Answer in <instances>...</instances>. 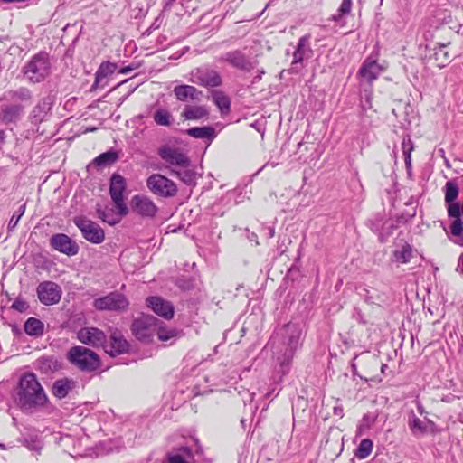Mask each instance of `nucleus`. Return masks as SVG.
<instances>
[{"label": "nucleus", "instance_id": "1", "mask_svg": "<svg viewBox=\"0 0 463 463\" xmlns=\"http://www.w3.org/2000/svg\"><path fill=\"white\" fill-rule=\"evenodd\" d=\"M302 345V328L298 323L289 322L278 328L266 347L271 351L273 379L281 382L288 374L296 352Z\"/></svg>", "mask_w": 463, "mask_h": 463}, {"label": "nucleus", "instance_id": "2", "mask_svg": "<svg viewBox=\"0 0 463 463\" xmlns=\"http://www.w3.org/2000/svg\"><path fill=\"white\" fill-rule=\"evenodd\" d=\"M17 395L18 404L25 411L43 407L48 402L43 388L33 373L24 374L21 378Z\"/></svg>", "mask_w": 463, "mask_h": 463}, {"label": "nucleus", "instance_id": "3", "mask_svg": "<svg viewBox=\"0 0 463 463\" xmlns=\"http://www.w3.org/2000/svg\"><path fill=\"white\" fill-rule=\"evenodd\" d=\"M69 362L82 372H94L100 366L99 355L92 350L81 346H72L67 353Z\"/></svg>", "mask_w": 463, "mask_h": 463}, {"label": "nucleus", "instance_id": "4", "mask_svg": "<svg viewBox=\"0 0 463 463\" xmlns=\"http://www.w3.org/2000/svg\"><path fill=\"white\" fill-rule=\"evenodd\" d=\"M50 73V61L48 54L40 52L34 55L25 65L24 74L32 83L43 81Z\"/></svg>", "mask_w": 463, "mask_h": 463}, {"label": "nucleus", "instance_id": "5", "mask_svg": "<svg viewBox=\"0 0 463 463\" xmlns=\"http://www.w3.org/2000/svg\"><path fill=\"white\" fill-rule=\"evenodd\" d=\"M128 305L127 297L118 291L110 292L93 301V307L99 311L123 312L128 309Z\"/></svg>", "mask_w": 463, "mask_h": 463}, {"label": "nucleus", "instance_id": "6", "mask_svg": "<svg viewBox=\"0 0 463 463\" xmlns=\"http://www.w3.org/2000/svg\"><path fill=\"white\" fill-rule=\"evenodd\" d=\"M189 81L205 88H213L222 84V78L217 71L203 66L191 71Z\"/></svg>", "mask_w": 463, "mask_h": 463}, {"label": "nucleus", "instance_id": "7", "mask_svg": "<svg viewBox=\"0 0 463 463\" xmlns=\"http://www.w3.org/2000/svg\"><path fill=\"white\" fill-rule=\"evenodd\" d=\"M147 188L162 197H173L177 193L176 184L161 174H153L146 180Z\"/></svg>", "mask_w": 463, "mask_h": 463}, {"label": "nucleus", "instance_id": "8", "mask_svg": "<svg viewBox=\"0 0 463 463\" xmlns=\"http://www.w3.org/2000/svg\"><path fill=\"white\" fill-rule=\"evenodd\" d=\"M74 223L81 232L83 238L88 241L94 244H99L104 241V231L98 223L85 217H76L74 219Z\"/></svg>", "mask_w": 463, "mask_h": 463}, {"label": "nucleus", "instance_id": "9", "mask_svg": "<svg viewBox=\"0 0 463 463\" xmlns=\"http://www.w3.org/2000/svg\"><path fill=\"white\" fill-rule=\"evenodd\" d=\"M37 297L40 302L45 306H52L59 303L61 298V288L52 281H43L37 288Z\"/></svg>", "mask_w": 463, "mask_h": 463}, {"label": "nucleus", "instance_id": "10", "mask_svg": "<svg viewBox=\"0 0 463 463\" xmlns=\"http://www.w3.org/2000/svg\"><path fill=\"white\" fill-rule=\"evenodd\" d=\"M157 154L163 161L171 165L185 166L190 164L189 158L180 148L169 144L161 146Z\"/></svg>", "mask_w": 463, "mask_h": 463}, {"label": "nucleus", "instance_id": "11", "mask_svg": "<svg viewBox=\"0 0 463 463\" xmlns=\"http://www.w3.org/2000/svg\"><path fill=\"white\" fill-rule=\"evenodd\" d=\"M126 190V181L124 177L119 175H113L110 179L109 193L115 206L120 211V213L127 215L128 209L124 203L123 194Z\"/></svg>", "mask_w": 463, "mask_h": 463}, {"label": "nucleus", "instance_id": "12", "mask_svg": "<svg viewBox=\"0 0 463 463\" xmlns=\"http://www.w3.org/2000/svg\"><path fill=\"white\" fill-rule=\"evenodd\" d=\"M80 342L94 348L104 347L107 342L106 334L97 327H83L77 333Z\"/></svg>", "mask_w": 463, "mask_h": 463}, {"label": "nucleus", "instance_id": "13", "mask_svg": "<svg viewBox=\"0 0 463 463\" xmlns=\"http://www.w3.org/2000/svg\"><path fill=\"white\" fill-rule=\"evenodd\" d=\"M383 71V67L377 62L375 58L369 56L363 62L358 71L361 84L365 82L371 86Z\"/></svg>", "mask_w": 463, "mask_h": 463}, {"label": "nucleus", "instance_id": "14", "mask_svg": "<svg viewBox=\"0 0 463 463\" xmlns=\"http://www.w3.org/2000/svg\"><path fill=\"white\" fill-rule=\"evenodd\" d=\"M51 247L67 256H74L79 251L78 244L64 233H57L50 239Z\"/></svg>", "mask_w": 463, "mask_h": 463}, {"label": "nucleus", "instance_id": "15", "mask_svg": "<svg viewBox=\"0 0 463 463\" xmlns=\"http://www.w3.org/2000/svg\"><path fill=\"white\" fill-rule=\"evenodd\" d=\"M133 212L142 217H154L157 213V207L148 196L144 194L134 195L131 199Z\"/></svg>", "mask_w": 463, "mask_h": 463}, {"label": "nucleus", "instance_id": "16", "mask_svg": "<svg viewBox=\"0 0 463 463\" xmlns=\"http://www.w3.org/2000/svg\"><path fill=\"white\" fill-rule=\"evenodd\" d=\"M157 319L150 315H142L134 320L131 329L137 338L145 340L149 337L153 332V327L156 326Z\"/></svg>", "mask_w": 463, "mask_h": 463}, {"label": "nucleus", "instance_id": "17", "mask_svg": "<svg viewBox=\"0 0 463 463\" xmlns=\"http://www.w3.org/2000/svg\"><path fill=\"white\" fill-rule=\"evenodd\" d=\"M221 62H227L232 67L242 70L250 71L251 69V62L247 56L240 50L227 52L218 58Z\"/></svg>", "mask_w": 463, "mask_h": 463}, {"label": "nucleus", "instance_id": "18", "mask_svg": "<svg viewBox=\"0 0 463 463\" xmlns=\"http://www.w3.org/2000/svg\"><path fill=\"white\" fill-rule=\"evenodd\" d=\"M110 356H116L126 353L128 350V343L118 331H114L110 335V343H105L102 347Z\"/></svg>", "mask_w": 463, "mask_h": 463}, {"label": "nucleus", "instance_id": "19", "mask_svg": "<svg viewBox=\"0 0 463 463\" xmlns=\"http://www.w3.org/2000/svg\"><path fill=\"white\" fill-rule=\"evenodd\" d=\"M147 306L158 316L170 319L174 315V307L169 301L160 297H149L146 299Z\"/></svg>", "mask_w": 463, "mask_h": 463}, {"label": "nucleus", "instance_id": "20", "mask_svg": "<svg viewBox=\"0 0 463 463\" xmlns=\"http://www.w3.org/2000/svg\"><path fill=\"white\" fill-rule=\"evenodd\" d=\"M413 257L412 247L408 242H396L391 255V261L397 265L407 264Z\"/></svg>", "mask_w": 463, "mask_h": 463}, {"label": "nucleus", "instance_id": "21", "mask_svg": "<svg viewBox=\"0 0 463 463\" xmlns=\"http://www.w3.org/2000/svg\"><path fill=\"white\" fill-rule=\"evenodd\" d=\"M309 41V34H306L298 40L297 49L293 53V66H298V64H301L305 59L311 57L313 52L310 47Z\"/></svg>", "mask_w": 463, "mask_h": 463}, {"label": "nucleus", "instance_id": "22", "mask_svg": "<svg viewBox=\"0 0 463 463\" xmlns=\"http://www.w3.org/2000/svg\"><path fill=\"white\" fill-rule=\"evenodd\" d=\"M429 425L432 426L434 423L431 420L427 422L421 420L413 412L409 416L408 426L412 435L420 438L428 432Z\"/></svg>", "mask_w": 463, "mask_h": 463}, {"label": "nucleus", "instance_id": "23", "mask_svg": "<svg viewBox=\"0 0 463 463\" xmlns=\"http://www.w3.org/2000/svg\"><path fill=\"white\" fill-rule=\"evenodd\" d=\"M174 94L180 101H185L187 99L197 100L202 96V91L191 85H178L174 88Z\"/></svg>", "mask_w": 463, "mask_h": 463}, {"label": "nucleus", "instance_id": "24", "mask_svg": "<svg viewBox=\"0 0 463 463\" xmlns=\"http://www.w3.org/2000/svg\"><path fill=\"white\" fill-rule=\"evenodd\" d=\"M61 368L58 360L53 356H42L35 361V369L44 374H50Z\"/></svg>", "mask_w": 463, "mask_h": 463}, {"label": "nucleus", "instance_id": "25", "mask_svg": "<svg viewBox=\"0 0 463 463\" xmlns=\"http://www.w3.org/2000/svg\"><path fill=\"white\" fill-rule=\"evenodd\" d=\"M76 386V382L68 378L60 379L54 382L52 386V393L59 399H62L68 395Z\"/></svg>", "mask_w": 463, "mask_h": 463}, {"label": "nucleus", "instance_id": "26", "mask_svg": "<svg viewBox=\"0 0 463 463\" xmlns=\"http://www.w3.org/2000/svg\"><path fill=\"white\" fill-rule=\"evenodd\" d=\"M24 106L22 104H14L6 106L1 113V118L5 123L14 122L18 120L24 111Z\"/></svg>", "mask_w": 463, "mask_h": 463}, {"label": "nucleus", "instance_id": "27", "mask_svg": "<svg viewBox=\"0 0 463 463\" xmlns=\"http://www.w3.org/2000/svg\"><path fill=\"white\" fill-rule=\"evenodd\" d=\"M98 216L109 225H115L121 221L124 215L117 208L105 207L103 210L98 209Z\"/></svg>", "mask_w": 463, "mask_h": 463}, {"label": "nucleus", "instance_id": "28", "mask_svg": "<svg viewBox=\"0 0 463 463\" xmlns=\"http://www.w3.org/2000/svg\"><path fill=\"white\" fill-rule=\"evenodd\" d=\"M24 332L34 337H39L43 335L44 324L38 318L29 317L24 326Z\"/></svg>", "mask_w": 463, "mask_h": 463}, {"label": "nucleus", "instance_id": "29", "mask_svg": "<svg viewBox=\"0 0 463 463\" xmlns=\"http://www.w3.org/2000/svg\"><path fill=\"white\" fill-rule=\"evenodd\" d=\"M208 116V110L204 106H185L182 117L186 120H198Z\"/></svg>", "mask_w": 463, "mask_h": 463}, {"label": "nucleus", "instance_id": "30", "mask_svg": "<svg viewBox=\"0 0 463 463\" xmlns=\"http://www.w3.org/2000/svg\"><path fill=\"white\" fill-rule=\"evenodd\" d=\"M117 70V64L110 61H104L100 64L98 71H96L95 81L92 88L96 89L102 80L114 73Z\"/></svg>", "mask_w": 463, "mask_h": 463}, {"label": "nucleus", "instance_id": "31", "mask_svg": "<svg viewBox=\"0 0 463 463\" xmlns=\"http://www.w3.org/2000/svg\"><path fill=\"white\" fill-rule=\"evenodd\" d=\"M178 170H173V174L175 175L182 182L188 185H194L196 182V173L194 169L185 166H179Z\"/></svg>", "mask_w": 463, "mask_h": 463}, {"label": "nucleus", "instance_id": "32", "mask_svg": "<svg viewBox=\"0 0 463 463\" xmlns=\"http://www.w3.org/2000/svg\"><path fill=\"white\" fill-rule=\"evenodd\" d=\"M154 121L158 126L169 127L172 125L174 118L170 111L165 109L159 108L153 114Z\"/></svg>", "mask_w": 463, "mask_h": 463}, {"label": "nucleus", "instance_id": "33", "mask_svg": "<svg viewBox=\"0 0 463 463\" xmlns=\"http://www.w3.org/2000/svg\"><path fill=\"white\" fill-rule=\"evenodd\" d=\"M186 133L190 137L202 139H213L215 136L214 129L212 127L191 128L186 130Z\"/></svg>", "mask_w": 463, "mask_h": 463}, {"label": "nucleus", "instance_id": "34", "mask_svg": "<svg viewBox=\"0 0 463 463\" xmlns=\"http://www.w3.org/2000/svg\"><path fill=\"white\" fill-rule=\"evenodd\" d=\"M9 99L13 101L29 103L32 99V93L27 88L22 87L15 91L10 92Z\"/></svg>", "mask_w": 463, "mask_h": 463}, {"label": "nucleus", "instance_id": "35", "mask_svg": "<svg viewBox=\"0 0 463 463\" xmlns=\"http://www.w3.org/2000/svg\"><path fill=\"white\" fill-rule=\"evenodd\" d=\"M118 159L117 153L114 151H108L106 153L100 154L94 159V164L99 166H107L113 163H115Z\"/></svg>", "mask_w": 463, "mask_h": 463}, {"label": "nucleus", "instance_id": "36", "mask_svg": "<svg viewBox=\"0 0 463 463\" xmlns=\"http://www.w3.org/2000/svg\"><path fill=\"white\" fill-rule=\"evenodd\" d=\"M213 102L214 104L222 111H229L230 109V106H231V102H230V99L229 98L224 95L223 92L222 91H214L213 93Z\"/></svg>", "mask_w": 463, "mask_h": 463}, {"label": "nucleus", "instance_id": "37", "mask_svg": "<svg viewBox=\"0 0 463 463\" xmlns=\"http://www.w3.org/2000/svg\"><path fill=\"white\" fill-rule=\"evenodd\" d=\"M435 60L438 61V66L442 68L446 65L447 62L450 60V55L447 51V45L441 44L439 47L435 48L434 52Z\"/></svg>", "mask_w": 463, "mask_h": 463}, {"label": "nucleus", "instance_id": "38", "mask_svg": "<svg viewBox=\"0 0 463 463\" xmlns=\"http://www.w3.org/2000/svg\"><path fill=\"white\" fill-rule=\"evenodd\" d=\"M458 196V184L453 181H448L445 185V202L453 203Z\"/></svg>", "mask_w": 463, "mask_h": 463}, {"label": "nucleus", "instance_id": "39", "mask_svg": "<svg viewBox=\"0 0 463 463\" xmlns=\"http://www.w3.org/2000/svg\"><path fill=\"white\" fill-rule=\"evenodd\" d=\"M372 449H373V442L368 439H364L360 442L355 455L359 458H365L371 454Z\"/></svg>", "mask_w": 463, "mask_h": 463}, {"label": "nucleus", "instance_id": "40", "mask_svg": "<svg viewBox=\"0 0 463 463\" xmlns=\"http://www.w3.org/2000/svg\"><path fill=\"white\" fill-rule=\"evenodd\" d=\"M373 90L371 86L369 88H364L363 90L361 106L363 110L366 111L373 108Z\"/></svg>", "mask_w": 463, "mask_h": 463}, {"label": "nucleus", "instance_id": "41", "mask_svg": "<svg viewBox=\"0 0 463 463\" xmlns=\"http://www.w3.org/2000/svg\"><path fill=\"white\" fill-rule=\"evenodd\" d=\"M352 0H342L340 7L338 8L337 14L333 15V20L338 22L341 18L349 14L351 11Z\"/></svg>", "mask_w": 463, "mask_h": 463}, {"label": "nucleus", "instance_id": "42", "mask_svg": "<svg viewBox=\"0 0 463 463\" xmlns=\"http://www.w3.org/2000/svg\"><path fill=\"white\" fill-rule=\"evenodd\" d=\"M156 334L161 341H168L177 336L175 329L167 328L165 326H159Z\"/></svg>", "mask_w": 463, "mask_h": 463}, {"label": "nucleus", "instance_id": "43", "mask_svg": "<svg viewBox=\"0 0 463 463\" xmlns=\"http://www.w3.org/2000/svg\"><path fill=\"white\" fill-rule=\"evenodd\" d=\"M24 212H25V203L22 204L19 207V209L16 212H14V214L12 215L9 224H8L9 229H14L17 225L20 218L24 215Z\"/></svg>", "mask_w": 463, "mask_h": 463}, {"label": "nucleus", "instance_id": "44", "mask_svg": "<svg viewBox=\"0 0 463 463\" xmlns=\"http://www.w3.org/2000/svg\"><path fill=\"white\" fill-rule=\"evenodd\" d=\"M448 214L455 219L460 218V205L458 203H448Z\"/></svg>", "mask_w": 463, "mask_h": 463}, {"label": "nucleus", "instance_id": "45", "mask_svg": "<svg viewBox=\"0 0 463 463\" xmlns=\"http://www.w3.org/2000/svg\"><path fill=\"white\" fill-rule=\"evenodd\" d=\"M451 234L460 236L463 232V223L460 218L455 219L450 227Z\"/></svg>", "mask_w": 463, "mask_h": 463}, {"label": "nucleus", "instance_id": "46", "mask_svg": "<svg viewBox=\"0 0 463 463\" xmlns=\"http://www.w3.org/2000/svg\"><path fill=\"white\" fill-rule=\"evenodd\" d=\"M28 307H29V306H28L27 302L19 298H16L11 306V308H13L18 312H21V313L26 311Z\"/></svg>", "mask_w": 463, "mask_h": 463}, {"label": "nucleus", "instance_id": "47", "mask_svg": "<svg viewBox=\"0 0 463 463\" xmlns=\"http://www.w3.org/2000/svg\"><path fill=\"white\" fill-rule=\"evenodd\" d=\"M402 149H403V154L405 156V163H406V165H410L411 164V151L412 150V146L411 145L410 140H408V142L403 140Z\"/></svg>", "mask_w": 463, "mask_h": 463}, {"label": "nucleus", "instance_id": "48", "mask_svg": "<svg viewBox=\"0 0 463 463\" xmlns=\"http://www.w3.org/2000/svg\"><path fill=\"white\" fill-rule=\"evenodd\" d=\"M169 463H189L183 454H173L168 456Z\"/></svg>", "mask_w": 463, "mask_h": 463}, {"label": "nucleus", "instance_id": "49", "mask_svg": "<svg viewBox=\"0 0 463 463\" xmlns=\"http://www.w3.org/2000/svg\"><path fill=\"white\" fill-rule=\"evenodd\" d=\"M176 454H183L184 458L189 461L192 458V451L187 447H182L178 449Z\"/></svg>", "mask_w": 463, "mask_h": 463}, {"label": "nucleus", "instance_id": "50", "mask_svg": "<svg viewBox=\"0 0 463 463\" xmlns=\"http://www.w3.org/2000/svg\"><path fill=\"white\" fill-rule=\"evenodd\" d=\"M334 414L335 416H338L342 418L344 416L343 408L342 407H335L334 408Z\"/></svg>", "mask_w": 463, "mask_h": 463}, {"label": "nucleus", "instance_id": "51", "mask_svg": "<svg viewBox=\"0 0 463 463\" xmlns=\"http://www.w3.org/2000/svg\"><path fill=\"white\" fill-rule=\"evenodd\" d=\"M42 107H43V109H50V102L48 100H46V99L42 100V102H40L38 104L37 108H42Z\"/></svg>", "mask_w": 463, "mask_h": 463}, {"label": "nucleus", "instance_id": "52", "mask_svg": "<svg viewBox=\"0 0 463 463\" xmlns=\"http://www.w3.org/2000/svg\"><path fill=\"white\" fill-rule=\"evenodd\" d=\"M133 70H134V67H132V66H126V67H122L119 70V72L122 73V74H127V73L130 72Z\"/></svg>", "mask_w": 463, "mask_h": 463}, {"label": "nucleus", "instance_id": "53", "mask_svg": "<svg viewBox=\"0 0 463 463\" xmlns=\"http://www.w3.org/2000/svg\"><path fill=\"white\" fill-rule=\"evenodd\" d=\"M417 409H418V412L422 415L424 414L425 411H424V408L422 406V404L420 402H417Z\"/></svg>", "mask_w": 463, "mask_h": 463}, {"label": "nucleus", "instance_id": "54", "mask_svg": "<svg viewBox=\"0 0 463 463\" xmlns=\"http://www.w3.org/2000/svg\"><path fill=\"white\" fill-rule=\"evenodd\" d=\"M389 234H387L386 236L383 234V233H380L379 235V239L382 242H384L386 240H387V237H388Z\"/></svg>", "mask_w": 463, "mask_h": 463}, {"label": "nucleus", "instance_id": "55", "mask_svg": "<svg viewBox=\"0 0 463 463\" xmlns=\"http://www.w3.org/2000/svg\"><path fill=\"white\" fill-rule=\"evenodd\" d=\"M41 445L39 443L34 444L33 446L30 447L31 449H34L39 451L41 449Z\"/></svg>", "mask_w": 463, "mask_h": 463}, {"label": "nucleus", "instance_id": "56", "mask_svg": "<svg viewBox=\"0 0 463 463\" xmlns=\"http://www.w3.org/2000/svg\"><path fill=\"white\" fill-rule=\"evenodd\" d=\"M5 137V132L0 130V144L4 141Z\"/></svg>", "mask_w": 463, "mask_h": 463}, {"label": "nucleus", "instance_id": "57", "mask_svg": "<svg viewBox=\"0 0 463 463\" xmlns=\"http://www.w3.org/2000/svg\"><path fill=\"white\" fill-rule=\"evenodd\" d=\"M274 233H275L274 229H270V231H269V237H273Z\"/></svg>", "mask_w": 463, "mask_h": 463}, {"label": "nucleus", "instance_id": "58", "mask_svg": "<svg viewBox=\"0 0 463 463\" xmlns=\"http://www.w3.org/2000/svg\"><path fill=\"white\" fill-rule=\"evenodd\" d=\"M460 260H461V271L463 273V254L460 256Z\"/></svg>", "mask_w": 463, "mask_h": 463}, {"label": "nucleus", "instance_id": "59", "mask_svg": "<svg viewBox=\"0 0 463 463\" xmlns=\"http://www.w3.org/2000/svg\"><path fill=\"white\" fill-rule=\"evenodd\" d=\"M386 367H387L386 364H382V366H381L382 373H384Z\"/></svg>", "mask_w": 463, "mask_h": 463}, {"label": "nucleus", "instance_id": "60", "mask_svg": "<svg viewBox=\"0 0 463 463\" xmlns=\"http://www.w3.org/2000/svg\"><path fill=\"white\" fill-rule=\"evenodd\" d=\"M385 225H388V228H392L393 227L392 223L389 224L388 222H386Z\"/></svg>", "mask_w": 463, "mask_h": 463}, {"label": "nucleus", "instance_id": "61", "mask_svg": "<svg viewBox=\"0 0 463 463\" xmlns=\"http://www.w3.org/2000/svg\"><path fill=\"white\" fill-rule=\"evenodd\" d=\"M3 2L11 3L13 0H2Z\"/></svg>", "mask_w": 463, "mask_h": 463}, {"label": "nucleus", "instance_id": "62", "mask_svg": "<svg viewBox=\"0 0 463 463\" xmlns=\"http://www.w3.org/2000/svg\"><path fill=\"white\" fill-rule=\"evenodd\" d=\"M461 245H463V238L460 239V242H459Z\"/></svg>", "mask_w": 463, "mask_h": 463}, {"label": "nucleus", "instance_id": "63", "mask_svg": "<svg viewBox=\"0 0 463 463\" xmlns=\"http://www.w3.org/2000/svg\"><path fill=\"white\" fill-rule=\"evenodd\" d=\"M359 321H360V322H362V323H364V324L365 323V322L363 320V318H360V320H359Z\"/></svg>", "mask_w": 463, "mask_h": 463}]
</instances>
